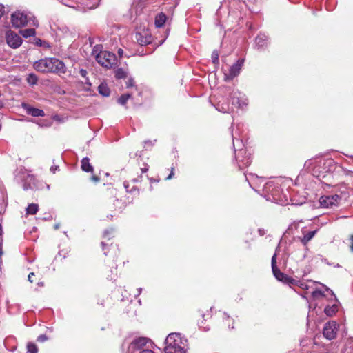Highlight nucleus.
I'll use <instances>...</instances> for the list:
<instances>
[{
  "label": "nucleus",
  "instance_id": "nucleus-1",
  "mask_svg": "<svg viewBox=\"0 0 353 353\" xmlns=\"http://www.w3.org/2000/svg\"><path fill=\"white\" fill-rule=\"evenodd\" d=\"M34 68L43 73L52 72L58 74H65L67 70L64 63L56 58L41 59L34 62Z\"/></svg>",
  "mask_w": 353,
  "mask_h": 353
},
{
  "label": "nucleus",
  "instance_id": "nucleus-2",
  "mask_svg": "<svg viewBox=\"0 0 353 353\" xmlns=\"http://www.w3.org/2000/svg\"><path fill=\"white\" fill-rule=\"evenodd\" d=\"M188 341L178 333H171L165 339V353H186Z\"/></svg>",
  "mask_w": 353,
  "mask_h": 353
},
{
  "label": "nucleus",
  "instance_id": "nucleus-3",
  "mask_svg": "<svg viewBox=\"0 0 353 353\" xmlns=\"http://www.w3.org/2000/svg\"><path fill=\"white\" fill-rule=\"evenodd\" d=\"M99 46H94L92 54L95 55L96 61L101 65L110 68L116 63V57L114 54L107 51H100L98 52Z\"/></svg>",
  "mask_w": 353,
  "mask_h": 353
},
{
  "label": "nucleus",
  "instance_id": "nucleus-4",
  "mask_svg": "<svg viewBox=\"0 0 353 353\" xmlns=\"http://www.w3.org/2000/svg\"><path fill=\"white\" fill-rule=\"evenodd\" d=\"M276 255L274 254L271 260L272 270L275 278L278 281H281L285 284H288L289 285H298L296 280L288 276L287 274L280 271V270L276 266Z\"/></svg>",
  "mask_w": 353,
  "mask_h": 353
},
{
  "label": "nucleus",
  "instance_id": "nucleus-5",
  "mask_svg": "<svg viewBox=\"0 0 353 353\" xmlns=\"http://www.w3.org/2000/svg\"><path fill=\"white\" fill-rule=\"evenodd\" d=\"M244 61V59H239L237 61L230 67L229 72L224 74V81H232L234 77L238 76L242 69Z\"/></svg>",
  "mask_w": 353,
  "mask_h": 353
},
{
  "label": "nucleus",
  "instance_id": "nucleus-6",
  "mask_svg": "<svg viewBox=\"0 0 353 353\" xmlns=\"http://www.w3.org/2000/svg\"><path fill=\"white\" fill-rule=\"evenodd\" d=\"M339 329V324L335 321H330L327 323L323 330V336L329 340L334 339Z\"/></svg>",
  "mask_w": 353,
  "mask_h": 353
},
{
  "label": "nucleus",
  "instance_id": "nucleus-7",
  "mask_svg": "<svg viewBox=\"0 0 353 353\" xmlns=\"http://www.w3.org/2000/svg\"><path fill=\"white\" fill-rule=\"evenodd\" d=\"M341 198L339 195L322 196L319 199L321 206L323 208H332L339 203Z\"/></svg>",
  "mask_w": 353,
  "mask_h": 353
},
{
  "label": "nucleus",
  "instance_id": "nucleus-8",
  "mask_svg": "<svg viewBox=\"0 0 353 353\" xmlns=\"http://www.w3.org/2000/svg\"><path fill=\"white\" fill-rule=\"evenodd\" d=\"M6 42L12 48H17L22 43L21 37L13 31H8L6 35Z\"/></svg>",
  "mask_w": 353,
  "mask_h": 353
},
{
  "label": "nucleus",
  "instance_id": "nucleus-9",
  "mask_svg": "<svg viewBox=\"0 0 353 353\" xmlns=\"http://www.w3.org/2000/svg\"><path fill=\"white\" fill-rule=\"evenodd\" d=\"M236 158L240 169L248 167L251 163L250 155V154H247L245 150H240Z\"/></svg>",
  "mask_w": 353,
  "mask_h": 353
},
{
  "label": "nucleus",
  "instance_id": "nucleus-10",
  "mask_svg": "<svg viewBox=\"0 0 353 353\" xmlns=\"http://www.w3.org/2000/svg\"><path fill=\"white\" fill-rule=\"evenodd\" d=\"M11 21L13 26L20 28L26 25L27 17L22 12H16L12 14Z\"/></svg>",
  "mask_w": 353,
  "mask_h": 353
},
{
  "label": "nucleus",
  "instance_id": "nucleus-11",
  "mask_svg": "<svg viewBox=\"0 0 353 353\" xmlns=\"http://www.w3.org/2000/svg\"><path fill=\"white\" fill-rule=\"evenodd\" d=\"M21 107L28 114H30L32 117H44L45 116V112L43 110L33 108L30 105H29L26 103H22Z\"/></svg>",
  "mask_w": 353,
  "mask_h": 353
},
{
  "label": "nucleus",
  "instance_id": "nucleus-12",
  "mask_svg": "<svg viewBox=\"0 0 353 353\" xmlns=\"http://www.w3.org/2000/svg\"><path fill=\"white\" fill-rule=\"evenodd\" d=\"M135 39L141 46H145L151 43L152 36L148 32H137L135 34Z\"/></svg>",
  "mask_w": 353,
  "mask_h": 353
},
{
  "label": "nucleus",
  "instance_id": "nucleus-13",
  "mask_svg": "<svg viewBox=\"0 0 353 353\" xmlns=\"http://www.w3.org/2000/svg\"><path fill=\"white\" fill-rule=\"evenodd\" d=\"M263 191L264 194H270L271 196H272V200L277 201V198L276 196L277 195L279 190L278 188L276 187L274 182H267L263 186Z\"/></svg>",
  "mask_w": 353,
  "mask_h": 353
},
{
  "label": "nucleus",
  "instance_id": "nucleus-14",
  "mask_svg": "<svg viewBox=\"0 0 353 353\" xmlns=\"http://www.w3.org/2000/svg\"><path fill=\"white\" fill-rule=\"evenodd\" d=\"M148 342L147 338L145 337H139L136 339H134L130 345L129 346V350H138L141 351L143 349H141L144 345H146Z\"/></svg>",
  "mask_w": 353,
  "mask_h": 353
},
{
  "label": "nucleus",
  "instance_id": "nucleus-15",
  "mask_svg": "<svg viewBox=\"0 0 353 353\" xmlns=\"http://www.w3.org/2000/svg\"><path fill=\"white\" fill-rule=\"evenodd\" d=\"M237 94V92H232L231 94L230 98L232 101V105L235 108H241L245 105L246 103L245 101L240 99Z\"/></svg>",
  "mask_w": 353,
  "mask_h": 353
},
{
  "label": "nucleus",
  "instance_id": "nucleus-16",
  "mask_svg": "<svg viewBox=\"0 0 353 353\" xmlns=\"http://www.w3.org/2000/svg\"><path fill=\"white\" fill-rule=\"evenodd\" d=\"M255 43L258 49L263 48L267 45V37L265 34H259L255 39Z\"/></svg>",
  "mask_w": 353,
  "mask_h": 353
},
{
  "label": "nucleus",
  "instance_id": "nucleus-17",
  "mask_svg": "<svg viewBox=\"0 0 353 353\" xmlns=\"http://www.w3.org/2000/svg\"><path fill=\"white\" fill-rule=\"evenodd\" d=\"M81 169L86 172H92L94 169L90 163V159L88 157H85L81 161Z\"/></svg>",
  "mask_w": 353,
  "mask_h": 353
},
{
  "label": "nucleus",
  "instance_id": "nucleus-18",
  "mask_svg": "<svg viewBox=\"0 0 353 353\" xmlns=\"http://www.w3.org/2000/svg\"><path fill=\"white\" fill-rule=\"evenodd\" d=\"M166 19L167 17L164 13L161 12L158 14L155 17V26L157 28L163 27L166 21Z\"/></svg>",
  "mask_w": 353,
  "mask_h": 353
},
{
  "label": "nucleus",
  "instance_id": "nucleus-19",
  "mask_svg": "<svg viewBox=\"0 0 353 353\" xmlns=\"http://www.w3.org/2000/svg\"><path fill=\"white\" fill-rule=\"evenodd\" d=\"M99 93L103 97H108L110 94V90L105 83H101L98 86Z\"/></svg>",
  "mask_w": 353,
  "mask_h": 353
},
{
  "label": "nucleus",
  "instance_id": "nucleus-20",
  "mask_svg": "<svg viewBox=\"0 0 353 353\" xmlns=\"http://www.w3.org/2000/svg\"><path fill=\"white\" fill-rule=\"evenodd\" d=\"M337 311L338 306L336 305H333L332 306H327L324 310L325 313L329 316H332L336 314Z\"/></svg>",
  "mask_w": 353,
  "mask_h": 353
},
{
  "label": "nucleus",
  "instance_id": "nucleus-21",
  "mask_svg": "<svg viewBox=\"0 0 353 353\" xmlns=\"http://www.w3.org/2000/svg\"><path fill=\"white\" fill-rule=\"evenodd\" d=\"M39 210V205L35 203L29 204L26 208V213L28 214H36Z\"/></svg>",
  "mask_w": 353,
  "mask_h": 353
},
{
  "label": "nucleus",
  "instance_id": "nucleus-22",
  "mask_svg": "<svg viewBox=\"0 0 353 353\" xmlns=\"http://www.w3.org/2000/svg\"><path fill=\"white\" fill-rule=\"evenodd\" d=\"M316 231H310L306 234L304 235L303 239H301V242L303 244L306 245L315 235Z\"/></svg>",
  "mask_w": 353,
  "mask_h": 353
},
{
  "label": "nucleus",
  "instance_id": "nucleus-23",
  "mask_svg": "<svg viewBox=\"0 0 353 353\" xmlns=\"http://www.w3.org/2000/svg\"><path fill=\"white\" fill-rule=\"evenodd\" d=\"M20 33L25 38L30 37L34 36L36 32L33 28L25 29L20 31Z\"/></svg>",
  "mask_w": 353,
  "mask_h": 353
},
{
  "label": "nucleus",
  "instance_id": "nucleus-24",
  "mask_svg": "<svg viewBox=\"0 0 353 353\" xmlns=\"http://www.w3.org/2000/svg\"><path fill=\"white\" fill-rule=\"evenodd\" d=\"M26 80L29 85H34L37 83L38 78L36 74L31 73L28 74Z\"/></svg>",
  "mask_w": 353,
  "mask_h": 353
},
{
  "label": "nucleus",
  "instance_id": "nucleus-25",
  "mask_svg": "<svg viewBox=\"0 0 353 353\" xmlns=\"http://www.w3.org/2000/svg\"><path fill=\"white\" fill-rule=\"evenodd\" d=\"M216 108L219 111L223 113L229 112L230 111V108L228 104H221L220 103H219Z\"/></svg>",
  "mask_w": 353,
  "mask_h": 353
},
{
  "label": "nucleus",
  "instance_id": "nucleus-26",
  "mask_svg": "<svg viewBox=\"0 0 353 353\" xmlns=\"http://www.w3.org/2000/svg\"><path fill=\"white\" fill-rule=\"evenodd\" d=\"M127 76V73L126 72L123 70L122 68H118L116 71H115V77L117 79H123V78H125Z\"/></svg>",
  "mask_w": 353,
  "mask_h": 353
},
{
  "label": "nucleus",
  "instance_id": "nucleus-27",
  "mask_svg": "<svg viewBox=\"0 0 353 353\" xmlns=\"http://www.w3.org/2000/svg\"><path fill=\"white\" fill-rule=\"evenodd\" d=\"M27 350L28 353H37L38 348L34 343H28L27 344Z\"/></svg>",
  "mask_w": 353,
  "mask_h": 353
},
{
  "label": "nucleus",
  "instance_id": "nucleus-28",
  "mask_svg": "<svg viewBox=\"0 0 353 353\" xmlns=\"http://www.w3.org/2000/svg\"><path fill=\"white\" fill-rule=\"evenodd\" d=\"M130 97H131V95L129 94H122L118 99V103H120L121 105H123L127 103L128 100L130 99Z\"/></svg>",
  "mask_w": 353,
  "mask_h": 353
},
{
  "label": "nucleus",
  "instance_id": "nucleus-29",
  "mask_svg": "<svg viewBox=\"0 0 353 353\" xmlns=\"http://www.w3.org/2000/svg\"><path fill=\"white\" fill-rule=\"evenodd\" d=\"M211 58L213 63L219 64V53L216 50L212 52Z\"/></svg>",
  "mask_w": 353,
  "mask_h": 353
},
{
  "label": "nucleus",
  "instance_id": "nucleus-30",
  "mask_svg": "<svg viewBox=\"0 0 353 353\" xmlns=\"http://www.w3.org/2000/svg\"><path fill=\"white\" fill-rule=\"evenodd\" d=\"M296 282H298V285H296L299 286L303 290H307L309 288L307 284L305 283L301 282L300 281H296Z\"/></svg>",
  "mask_w": 353,
  "mask_h": 353
},
{
  "label": "nucleus",
  "instance_id": "nucleus-31",
  "mask_svg": "<svg viewBox=\"0 0 353 353\" xmlns=\"http://www.w3.org/2000/svg\"><path fill=\"white\" fill-rule=\"evenodd\" d=\"M47 340H48V337H47V336H46V335H45V334H41V335H39V336H38V338H37V341H38L39 342H44V341H47Z\"/></svg>",
  "mask_w": 353,
  "mask_h": 353
},
{
  "label": "nucleus",
  "instance_id": "nucleus-32",
  "mask_svg": "<svg viewBox=\"0 0 353 353\" xmlns=\"http://www.w3.org/2000/svg\"><path fill=\"white\" fill-rule=\"evenodd\" d=\"M134 85V81L133 79H128V81L126 83V87L131 88V87H133Z\"/></svg>",
  "mask_w": 353,
  "mask_h": 353
},
{
  "label": "nucleus",
  "instance_id": "nucleus-33",
  "mask_svg": "<svg viewBox=\"0 0 353 353\" xmlns=\"http://www.w3.org/2000/svg\"><path fill=\"white\" fill-rule=\"evenodd\" d=\"M312 296L316 297L318 295L324 296V294L321 290H315L312 292Z\"/></svg>",
  "mask_w": 353,
  "mask_h": 353
},
{
  "label": "nucleus",
  "instance_id": "nucleus-34",
  "mask_svg": "<svg viewBox=\"0 0 353 353\" xmlns=\"http://www.w3.org/2000/svg\"><path fill=\"white\" fill-rule=\"evenodd\" d=\"M87 74H88L87 70H85V69H81V70H79V74H80L82 77H84V78H86V79H87V77H86Z\"/></svg>",
  "mask_w": 353,
  "mask_h": 353
},
{
  "label": "nucleus",
  "instance_id": "nucleus-35",
  "mask_svg": "<svg viewBox=\"0 0 353 353\" xmlns=\"http://www.w3.org/2000/svg\"><path fill=\"white\" fill-rule=\"evenodd\" d=\"M350 251L353 253V234H351L350 236Z\"/></svg>",
  "mask_w": 353,
  "mask_h": 353
},
{
  "label": "nucleus",
  "instance_id": "nucleus-36",
  "mask_svg": "<svg viewBox=\"0 0 353 353\" xmlns=\"http://www.w3.org/2000/svg\"><path fill=\"white\" fill-rule=\"evenodd\" d=\"M33 276H34V272H31L29 274L28 276V280L29 282L30 283H33Z\"/></svg>",
  "mask_w": 353,
  "mask_h": 353
},
{
  "label": "nucleus",
  "instance_id": "nucleus-37",
  "mask_svg": "<svg viewBox=\"0 0 353 353\" xmlns=\"http://www.w3.org/2000/svg\"><path fill=\"white\" fill-rule=\"evenodd\" d=\"M5 12V8L2 4H0V19L3 15Z\"/></svg>",
  "mask_w": 353,
  "mask_h": 353
},
{
  "label": "nucleus",
  "instance_id": "nucleus-38",
  "mask_svg": "<svg viewBox=\"0 0 353 353\" xmlns=\"http://www.w3.org/2000/svg\"><path fill=\"white\" fill-rule=\"evenodd\" d=\"M139 353H154L152 350L150 349H143L139 352Z\"/></svg>",
  "mask_w": 353,
  "mask_h": 353
},
{
  "label": "nucleus",
  "instance_id": "nucleus-39",
  "mask_svg": "<svg viewBox=\"0 0 353 353\" xmlns=\"http://www.w3.org/2000/svg\"><path fill=\"white\" fill-rule=\"evenodd\" d=\"M91 179L94 181V182H99V178L97 176H92L91 177Z\"/></svg>",
  "mask_w": 353,
  "mask_h": 353
},
{
  "label": "nucleus",
  "instance_id": "nucleus-40",
  "mask_svg": "<svg viewBox=\"0 0 353 353\" xmlns=\"http://www.w3.org/2000/svg\"><path fill=\"white\" fill-rule=\"evenodd\" d=\"M36 44L38 46H41L42 45V41L40 39H37L36 40Z\"/></svg>",
  "mask_w": 353,
  "mask_h": 353
},
{
  "label": "nucleus",
  "instance_id": "nucleus-41",
  "mask_svg": "<svg viewBox=\"0 0 353 353\" xmlns=\"http://www.w3.org/2000/svg\"><path fill=\"white\" fill-rule=\"evenodd\" d=\"M323 287H325V290H326V291H329V292H331V294H332V295H333V296H335V294H334V293L333 292V291H332V290H331L329 288H327V286H325V285H323Z\"/></svg>",
  "mask_w": 353,
  "mask_h": 353
},
{
  "label": "nucleus",
  "instance_id": "nucleus-42",
  "mask_svg": "<svg viewBox=\"0 0 353 353\" xmlns=\"http://www.w3.org/2000/svg\"><path fill=\"white\" fill-rule=\"evenodd\" d=\"M148 170V166L141 168L142 173L146 172Z\"/></svg>",
  "mask_w": 353,
  "mask_h": 353
},
{
  "label": "nucleus",
  "instance_id": "nucleus-43",
  "mask_svg": "<svg viewBox=\"0 0 353 353\" xmlns=\"http://www.w3.org/2000/svg\"><path fill=\"white\" fill-rule=\"evenodd\" d=\"M57 168H58V167H57V166H55V167L52 166V167H51V168H50V170H51V171H52L53 173H54V172H55V171L57 170Z\"/></svg>",
  "mask_w": 353,
  "mask_h": 353
},
{
  "label": "nucleus",
  "instance_id": "nucleus-44",
  "mask_svg": "<svg viewBox=\"0 0 353 353\" xmlns=\"http://www.w3.org/2000/svg\"><path fill=\"white\" fill-rule=\"evenodd\" d=\"M173 175V169L171 171V173L169 174V176L166 178V179H170L172 177Z\"/></svg>",
  "mask_w": 353,
  "mask_h": 353
},
{
  "label": "nucleus",
  "instance_id": "nucleus-45",
  "mask_svg": "<svg viewBox=\"0 0 353 353\" xmlns=\"http://www.w3.org/2000/svg\"><path fill=\"white\" fill-rule=\"evenodd\" d=\"M43 220H51L52 219V216L50 215L49 216H46L43 219Z\"/></svg>",
  "mask_w": 353,
  "mask_h": 353
},
{
  "label": "nucleus",
  "instance_id": "nucleus-46",
  "mask_svg": "<svg viewBox=\"0 0 353 353\" xmlns=\"http://www.w3.org/2000/svg\"><path fill=\"white\" fill-rule=\"evenodd\" d=\"M59 227H60L59 223H57V224H55V225H54V230H58V229L59 228Z\"/></svg>",
  "mask_w": 353,
  "mask_h": 353
},
{
  "label": "nucleus",
  "instance_id": "nucleus-47",
  "mask_svg": "<svg viewBox=\"0 0 353 353\" xmlns=\"http://www.w3.org/2000/svg\"><path fill=\"white\" fill-rule=\"evenodd\" d=\"M37 285L40 287H43L44 284H43V282L39 281L37 283Z\"/></svg>",
  "mask_w": 353,
  "mask_h": 353
},
{
  "label": "nucleus",
  "instance_id": "nucleus-48",
  "mask_svg": "<svg viewBox=\"0 0 353 353\" xmlns=\"http://www.w3.org/2000/svg\"><path fill=\"white\" fill-rule=\"evenodd\" d=\"M118 53H119V54H121V53H123V50H122L121 49H119V50H118Z\"/></svg>",
  "mask_w": 353,
  "mask_h": 353
},
{
  "label": "nucleus",
  "instance_id": "nucleus-49",
  "mask_svg": "<svg viewBox=\"0 0 353 353\" xmlns=\"http://www.w3.org/2000/svg\"><path fill=\"white\" fill-rule=\"evenodd\" d=\"M1 233H2V227H1V225L0 224V235H1Z\"/></svg>",
  "mask_w": 353,
  "mask_h": 353
},
{
  "label": "nucleus",
  "instance_id": "nucleus-50",
  "mask_svg": "<svg viewBox=\"0 0 353 353\" xmlns=\"http://www.w3.org/2000/svg\"><path fill=\"white\" fill-rule=\"evenodd\" d=\"M141 290H142V289L141 288L138 289V291H139V294H138L139 295L141 294Z\"/></svg>",
  "mask_w": 353,
  "mask_h": 353
},
{
  "label": "nucleus",
  "instance_id": "nucleus-51",
  "mask_svg": "<svg viewBox=\"0 0 353 353\" xmlns=\"http://www.w3.org/2000/svg\"><path fill=\"white\" fill-rule=\"evenodd\" d=\"M63 4L65 5V6H71L70 5L68 4L67 3L65 2H62Z\"/></svg>",
  "mask_w": 353,
  "mask_h": 353
},
{
  "label": "nucleus",
  "instance_id": "nucleus-52",
  "mask_svg": "<svg viewBox=\"0 0 353 353\" xmlns=\"http://www.w3.org/2000/svg\"><path fill=\"white\" fill-rule=\"evenodd\" d=\"M2 254H3V251H2V250L0 248V256H2Z\"/></svg>",
  "mask_w": 353,
  "mask_h": 353
},
{
  "label": "nucleus",
  "instance_id": "nucleus-53",
  "mask_svg": "<svg viewBox=\"0 0 353 353\" xmlns=\"http://www.w3.org/2000/svg\"><path fill=\"white\" fill-rule=\"evenodd\" d=\"M101 245H102V246H103V249L104 250V249H105V248H104V246H105L104 243H103V242H102V243H101Z\"/></svg>",
  "mask_w": 353,
  "mask_h": 353
},
{
  "label": "nucleus",
  "instance_id": "nucleus-54",
  "mask_svg": "<svg viewBox=\"0 0 353 353\" xmlns=\"http://www.w3.org/2000/svg\"><path fill=\"white\" fill-rule=\"evenodd\" d=\"M23 188H24V190H27L28 189L27 185H24Z\"/></svg>",
  "mask_w": 353,
  "mask_h": 353
},
{
  "label": "nucleus",
  "instance_id": "nucleus-55",
  "mask_svg": "<svg viewBox=\"0 0 353 353\" xmlns=\"http://www.w3.org/2000/svg\"><path fill=\"white\" fill-rule=\"evenodd\" d=\"M59 2H61V3H62L63 1H61V0H59Z\"/></svg>",
  "mask_w": 353,
  "mask_h": 353
},
{
  "label": "nucleus",
  "instance_id": "nucleus-56",
  "mask_svg": "<svg viewBox=\"0 0 353 353\" xmlns=\"http://www.w3.org/2000/svg\"><path fill=\"white\" fill-rule=\"evenodd\" d=\"M59 2H61V3H62L63 1H61V0H59Z\"/></svg>",
  "mask_w": 353,
  "mask_h": 353
}]
</instances>
